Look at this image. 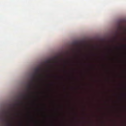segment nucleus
Listing matches in <instances>:
<instances>
[{"mask_svg": "<svg viewBox=\"0 0 126 126\" xmlns=\"http://www.w3.org/2000/svg\"><path fill=\"white\" fill-rule=\"evenodd\" d=\"M43 70L42 68L39 67H37L35 69V73L32 77V79L31 80V83L29 84L26 86L27 88L28 89V92H30L32 88V87L34 84V80L36 79V77L41 76V74H40V72Z\"/></svg>", "mask_w": 126, "mask_h": 126, "instance_id": "1", "label": "nucleus"}, {"mask_svg": "<svg viewBox=\"0 0 126 126\" xmlns=\"http://www.w3.org/2000/svg\"><path fill=\"white\" fill-rule=\"evenodd\" d=\"M9 113L3 110L0 113V120L1 121H5L7 122V126H11L10 122L7 119Z\"/></svg>", "mask_w": 126, "mask_h": 126, "instance_id": "2", "label": "nucleus"}, {"mask_svg": "<svg viewBox=\"0 0 126 126\" xmlns=\"http://www.w3.org/2000/svg\"><path fill=\"white\" fill-rule=\"evenodd\" d=\"M26 97H23V98L24 99H28L30 97V96H29L28 94L26 95Z\"/></svg>", "mask_w": 126, "mask_h": 126, "instance_id": "3", "label": "nucleus"}, {"mask_svg": "<svg viewBox=\"0 0 126 126\" xmlns=\"http://www.w3.org/2000/svg\"><path fill=\"white\" fill-rule=\"evenodd\" d=\"M45 63H46L51 64V62L50 60H47L45 61Z\"/></svg>", "mask_w": 126, "mask_h": 126, "instance_id": "4", "label": "nucleus"}, {"mask_svg": "<svg viewBox=\"0 0 126 126\" xmlns=\"http://www.w3.org/2000/svg\"><path fill=\"white\" fill-rule=\"evenodd\" d=\"M73 44L75 46H77L78 45V43L77 42H75L73 43Z\"/></svg>", "mask_w": 126, "mask_h": 126, "instance_id": "5", "label": "nucleus"}, {"mask_svg": "<svg viewBox=\"0 0 126 126\" xmlns=\"http://www.w3.org/2000/svg\"><path fill=\"white\" fill-rule=\"evenodd\" d=\"M19 104H22V102L21 101H19Z\"/></svg>", "mask_w": 126, "mask_h": 126, "instance_id": "6", "label": "nucleus"}, {"mask_svg": "<svg viewBox=\"0 0 126 126\" xmlns=\"http://www.w3.org/2000/svg\"><path fill=\"white\" fill-rule=\"evenodd\" d=\"M19 105V104H14L13 105V106H18V105Z\"/></svg>", "mask_w": 126, "mask_h": 126, "instance_id": "7", "label": "nucleus"}, {"mask_svg": "<svg viewBox=\"0 0 126 126\" xmlns=\"http://www.w3.org/2000/svg\"><path fill=\"white\" fill-rule=\"evenodd\" d=\"M75 49H72L73 51L74 52H75Z\"/></svg>", "mask_w": 126, "mask_h": 126, "instance_id": "8", "label": "nucleus"}, {"mask_svg": "<svg viewBox=\"0 0 126 126\" xmlns=\"http://www.w3.org/2000/svg\"><path fill=\"white\" fill-rule=\"evenodd\" d=\"M123 46H124L125 48L126 47V45H124Z\"/></svg>", "mask_w": 126, "mask_h": 126, "instance_id": "9", "label": "nucleus"}, {"mask_svg": "<svg viewBox=\"0 0 126 126\" xmlns=\"http://www.w3.org/2000/svg\"><path fill=\"white\" fill-rule=\"evenodd\" d=\"M124 95L125 97L126 96V94L125 93L124 94Z\"/></svg>", "mask_w": 126, "mask_h": 126, "instance_id": "10", "label": "nucleus"}, {"mask_svg": "<svg viewBox=\"0 0 126 126\" xmlns=\"http://www.w3.org/2000/svg\"><path fill=\"white\" fill-rule=\"evenodd\" d=\"M119 28L120 29H121V27H120L119 26Z\"/></svg>", "mask_w": 126, "mask_h": 126, "instance_id": "11", "label": "nucleus"}, {"mask_svg": "<svg viewBox=\"0 0 126 126\" xmlns=\"http://www.w3.org/2000/svg\"><path fill=\"white\" fill-rule=\"evenodd\" d=\"M55 59H57V57H55Z\"/></svg>", "mask_w": 126, "mask_h": 126, "instance_id": "12", "label": "nucleus"}, {"mask_svg": "<svg viewBox=\"0 0 126 126\" xmlns=\"http://www.w3.org/2000/svg\"><path fill=\"white\" fill-rule=\"evenodd\" d=\"M22 95H23V94H22Z\"/></svg>", "mask_w": 126, "mask_h": 126, "instance_id": "13", "label": "nucleus"}]
</instances>
